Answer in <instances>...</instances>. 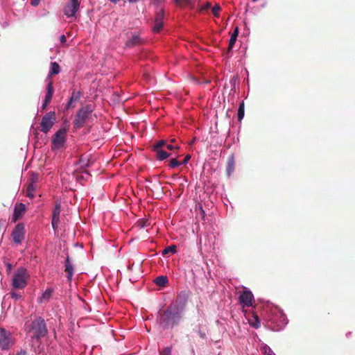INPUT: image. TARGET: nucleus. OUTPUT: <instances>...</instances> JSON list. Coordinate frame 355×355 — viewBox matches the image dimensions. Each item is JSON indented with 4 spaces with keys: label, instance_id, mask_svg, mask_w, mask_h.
Returning a JSON list of instances; mask_svg holds the SVG:
<instances>
[{
    "label": "nucleus",
    "instance_id": "c756f323",
    "mask_svg": "<svg viewBox=\"0 0 355 355\" xmlns=\"http://www.w3.org/2000/svg\"><path fill=\"white\" fill-rule=\"evenodd\" d=\"M254 322H250V324L252 327L254 328H259L261 326V322H260V320L259 319L258 316L256 315L254 318Z\"/></svg>",
    "mask_w": 355,
    "mask_h": 355
},
{
    "label": "nucleus",
    "instance_id": "37998d69",
    "mask_svg": "<svg viewBox=\"0 0 355 355\" xmlns=\"http://www.w3.org/2000/svg\"><path fill=\"white\" fill-rule=\"evenodd\" d=\"M60 42H61V43L64 44V43H65V42H66V41H67V38H66V37H65L64 35H62L60 36Z\"/></svg>",
    "mask_w": 355,
    "mask_h": 355
},
{
    "label": "nucleus",
    "instance_id": "f704fd0d",
    "mask_svg": "<svg viewBox=\"0 0 355 355\" xmlns=\"http://www.w3.org/2000/svg\"><path fill=\"white\" fill-rule=\"evenodd\" d=\"M10 295H11V297L15 299V300H19V299H20L21 297V294L17 293L14 292V291L10 293Z\"/></svg>",
    "mask_w": 355,
    "mask_h": 355
},
{
    "label": "nucleus",
    "instance_id": "09e8293b",
    "mask_svg": "<svg viewBox=\"0 0 355 355\" xmlns=\"http://www.w3.org/2000/svg\"><path fill=\"white\" fill-rule=\"evenodd\" d=\"M130 3H135L138 1L139 0H128Z\"/></svg>",
    "mask_w": 355,
    "mask_h": 355
},
{
    "label": "nucleus",
    "instance_id": "58836bf2",
    "mask_svg": "<svg viewBox=\"0 0 355 355\" xmlns=\"http://www.w3.org/2000/svg\"><path fill=\"white\" fill-rule=\"evenodd\" d=\"M166 148L167 150H173L174 149H179L180 147L178 146H173V145H171V144H166Z\"/></svg>",
    "mask_w": 355,
    "mask_h": 355
},
{
    "label": "nucleus",
    "instance_id": "a19ab883",
    "mask_svg": "<svg viewBox=\"0 0 355 355\" xmlns=\"http://www.w3.org/2000/svg\"><path fill=\"white\" fill-rule=\"evenodd\" d=\"M26 196L30 198H34V196H35L34 192L33 191L31 192L26 189Z\"/></svg>",
    "mask_w": 355,
    "mask_h": 355
},
{
    "label": "nucleus",
    "instance_id": "b1692460",
    "mask_svg": "<svg viewBox=\"0 0 355 355\" xmlns=\"http://www.w3.org/2000/svg\"><path fill=\"white\" fill-rule=\"evenodd\" d=\"M53 289L52 288H47L42 294L41 297L40 298V302H42L43 300L48 301L49 298L51 297L52 293H53Z\"/></svg>",
    "mask_w": 355,
    "mask_h": 355
},
{
    "label": "nucleus",
    "instance_id": "e433bc0d",
    "mask_svg": "<svg viewBox=\"0 0 355 355\" xmlns=\"http://www.w3.org/2000/svg\"><path fill=\"white\" fill-rule=\"evenodd\" d=\"M198 334L202 339H205L207 338L206 332L205 330L199 329L198 331Z\"/></svg>",
    "mask_w": 355,
    "mask_h": 355
},
{
    "label": "nucleus",
    "instance_id": "7ed1b4c3",
    "mask_svg": "<svg viewBox=\"0 0 355 355\" xmlns=\"http://www.w3.org/2000/svg\"><path fill=\"white\" fill-rule=\"evenodd\" d=\"M26 279V270L20 268L13 276L12 285L15 288H24L27 284Z\"/></svg>",
    "mask_w": 355,
    "mask_h": 355
},
{
    "label": "nucleus",
    "instance_id": "c9c22d12",
    "mask_svg": "<svg viewBox=\"0 0 355 355\" xmlns=\"http://www.w3.org/2000/svg\"><path fill=\"white\" fill-rule=\"evenodd\" d=\"M38 180V176L36 174H33L30 178V183H33V184H35V183Z\"/></svg>",
    "mask_w": 355,
    "mask_h": 355
},
{
    "label": "nucleus",
    "instance_id": "39448f33",
    "mask_svg": "<svg viewBox=\"0 0 355 355\" xmlns=\"http://www.w3.org/2000/svg\"><path fill=\"white\" fill-rule=\"evenodd\" d=\"M66 130L60 129L52 138V150H58L62 148L66 141Z\"/></svg>",
    "mask_w": 355,
    "mask_h": 355
},
{
    "label": "nucleus",
    "instance_id": "f03ea898",
    "mask_svg": "<svg viewBox=\"0 0 355 355\" xmlns=\"http://www.w3.org/2000/svg\"><path fill=\"white\" fill-rule=\"evenodd\" d=\"M92 112L93 106L92 105H87L80 108L75 116L74 128H80L83 127L87 121L91 117Z\"/></svg>",
    "mask_w": 355,
    "mask_h": 355
},
{
    "label": "nucleus",
    "instance_id": "4be33fe9",
    "mask_svg": "<svg viewBox=\"0 0 355 355\" xmlns=\"http://www.w3.org/2000/svg\"><path fill=\"white\" fill-rule=\"evenodd\" d=\"M154 282L160 287H164L168 283V278L166 276H159L154 280Z\"/></svg>",
    "mask_w": 355,
    "mask_h": 355
},
{
    "label": "nucleus",
    "instance_id": "a878e982",
    "mask_svg": "<svg viewBox=\"0 0 355 355\" xmlns=\"http://www.w3.org/2000/svg\"><path fill=\"white\" fill-rule=\"evenodd\" d=\"M244 108H245L244 103L242 102V103H240L239 107V110H238V120L239 121H241L243 119V116H244Z\"/></svg>",
    "mask_w": 355,
    "mask_h": 355
},
{
    "label": "nucleus",
    "instance_id": "4c0bfd02",
    "mask_svg": "<svg viewBox=\"0 0 355 355\" xmlns=\"http://www.w3.org/2000/svg\"><path fill=\"white\" fill-rule=\"evenodd\" d=\"M27 190L30 191H33L35 192V189H36V187H35V185L33 184V183H29L27 186Z\"/></svg>",
    "mask_w": 355,
    "mask_h": 355
},
{
    "label": "nucleus",
    "instance_id": "a211bd4d",
    "mask_svg": "<svg viewBox=\"0 0 355 355\" xmlns=\"http://www.w3.org/2000/svg\"><path fill=\"white\" fill-rule=\"evenodd\" d=\"M141 43L142 40L140 37L138 35H133L132 37L126 42V46L128 47H134L141 44Z\"/></svg>",
    "mask_w": 355,
    "mask_h": 355
},
{
    "label": "nucleus",
    "instance_id": "ddd939ff",
    "mask_svg": "<svg viewBox=\"0 0 355 355\" xmlns=\"http://www.w3.org/2000/svg\"><path fill=\"white\" fill-rule=\"evenodd\" d=\"M61 211V205L58 202H55V207L52 212V221L51 225L53 230H56L58 228V225L60 221V214Z\"/></svg>",
    "mask_w": 355,
    "mask_h": 355
},
{
    "label": "nucleus",
    "instance_id": "6ab92c4d",
    "mask_svg": "<svg viewBox=\"0 0 355 355\" xmlns=\"http://www.w3.org/2000/svg\"><path fill=\"white\" fill-rule=\"evenodd\" d=\"M153 150L156 153V157L159 161L164 160L171 155V153H167L163 148Z\"/></svg>",
    "mask_w": 355,
    "mask_h": 355
},
{
    "label": "nucleus",
    "instance_id": "c03bdc74",
    "mask_svg": "<svg viewBox=\"0 0 355 355\" xmlns=\"http://www.w3.org/2000/svg\"><path fill=\"white\" fill-rule=\"evenodd\" d=\"M17 355H27V352L26 350H24V349H21L17 354Z\"/></svg>",
    "mask_w": 355,
    "mask_h": 355
},
{
    "label": "nucleus",
    "instance_id": "aec40b11",
    "mask_svg": "<svg viewBox=\"0 0 355 355\" xmlns=\"http://www.w3.org/2000/svg\"><path fill=\"white\" fill-rule=\"evenodd\" d=\"M46 96H45V99L44 101L50 103L51 99H52V97H53V92H54V89H53V83L51 81H50L47 85V87H46Z\"/></svg>",
    "mask_w": 355,
    "mask_h": 355
},
{
    "label": "nucleus",
    "instance_id": "412c9836",
    "mask_svg": "<svg viewBox=\"0 0 355 355\" xmlns=\"http://www.w3.org/2000/svg\"><path fill=\"white\" fill-rule=\"evenodd\" d=\"M234 165H235V162H234V157L233 156L229 157L228 160H227V169H226L228 176H230L231 173L234 170Z\"/></svg>",
    "mask_w": 355,
    "mask_h": 355
},
{
    "label": "nucleus",
    "instance_id": "dca6fc26",
    "mask_svg": "<svg viewBox=\"0 0 355 355\" xmlns=\"http://www.w3.org/2000/svg\"><path fill=\"white\" fill-rule=\"evenodd\" d=\"M81 97V92L80 91L73 90L72 92L71 96L67 103L66 108H73L76 105L74 103L78 102Z\"/></svg>",
    "mask_w": 355,
    "mask_h": 355
},
{
    "label": "nucleus",
    "instance_id": "423d86ee",
    "mask_svg": "<svg viewBox=\"0 0 355 355\" xmlns=\"http://www.w3.org/2000/svg\"><path fill=\"white\" fill-rule=\"evenodd\" d=\"M55 114L54 112H49L46 113L41 121V131L46 133L48 132L55 121Z\"/></svg>",
    "mask_w": 355,
    "mask_h": 355
},
{
    "label": "nucleus",
    "instance_id": "7c9ffc66",
    "mask_svg": "<svg viewBox=\"0 0 355 355\" xmlns=\"http://www.w3.org/2000/svg\"><path fill=\"white\" fill-rule=\"evenodd\" d=\"M176 4L178 6L190 5L193 3V0H175Z\"/></svg>",
    "mask_w": 355,
    "mask_h": 355
},
{
    "label": "nucleus",
    "instance_id": "bb28decb",
    "mask_svg": "<svg viewBox=\"0 0 355 355\" xmlns=\"http://www.w3.org/2000/svg\"><path fill=\"white\" fill-rule=\"evenodd\" d=\"M166 143L164 140H159L153 146V150L162 149L166 147Z\"/></svg>",
    "mask_w": 355,
    "mask_h": 355
},
{
    "label": "nucleus",
    "instance_id": "6e6552de",
    "mask_svg": "<svg viewBox=\"0 0 355 355\" xmlns=\"http://www.w3.org/2000/svg\"><path fill=\"white\" fill-rule=\"evenodd\" d=\"M12 345V341L10 333L5 329L0 328V347L2 349H8Z\"/></svg>",
    "mask_w": 355,
    "mask_h": 355
},
{
    "label": "nucleus",
    "instance_id": "2eb2a0df",
    "mask_svg": "<svg viewBox=\"0 0 355 355\" xmlns=\"http://www.w3.org/2000/svg\"><path fill=\"white\" fill-rule=\"evenodd\" d=\"M73 270L74 268L71 263V259L69 256H67L64 263V271L67 273V277L69 282L72 280Z\"/></svg>",
    "mask_w": 355,
    "mask_h": 355
},
{
    "label": "nucleus",
    "instance_id": "72a5a7b5",
    "mask_svg": "<svg viewBox=\"0 0 355 355\" xmlns=\"http://www.w3.org/2000/svg\"><path fill=\"white\" fill-rule=\"evenodd\" d=\"M211 3L209 2H207L205 5L202 6L200 8V11H205L210 8Z\"/></svg>",
    "mask_w": 355,
    "mask_h": 355
},
{
    "label": "nucleus",
    "instance_id": "9b49d317",
    "mask_svg": "<svg viewBox=\"0 0 355 355\" xmlns=\"http://www.w3.org/2000/svg\"><path fill=\"white\" fill-rule=\"evenodd\" d=\"M164 10L163 9H160L157 11L155 17L154 25L152 28L154 33H159L162 29L164 26Z\"/></svg>",
    "mask_w": 355,
    "mask_h": 355
},
{
    "label": "nucleus",
    "instance_id": "3c124183",
    "mask_svg": "<svg viewBox=\"0 0 355 355\" xmlns=\"http://www.w3.org/2000/svg\"><path fill=\"white\" fill-rule=\"evenodd\" d=\"M110 1L112 2H114V3H116L117 1H119V0H110Z\"/></svg>",
    "mask_w": 355,
    "mask_h": 355
},
{
    "label": "nucleus",
    "instance_id": "ea45409f",
    "mask_svg": "<svg viewBox=\"0 0 355 355\" xmlns=\"http://www.w3.org/2000/svg\"><path fill=\"white\" fill-rule=\"evenodd\" d=\"M190 159H191V155H187L185 156L184 159H183V161L181 162V165L187 164Z\"/></svg>",
    "mask_w": 355,
    "mask_h": 355
},
{
    "label": "nucleus",
    "instance_id": "f3484780",
    "mask_svg": "<svg viewBox=\"0 0 355 355\" xmlns=\"http://www.w3.org/2000/svg\"><path fill=\"white\" fill-rule=\"evenodd\" d=\"M238 35H239V28L236 26L234 28L233 33H232L230 40L229 41V45H228L227 53H226L227 57L230 56L229 53L231 52L232 49H233V47L234 46V44L236 41Z\"/></svg>",
    "mask_w": 355,
    "mask_h": 355
},
{
    "label": "nucleus",
    "instance_id": "20e7f679",
    "mask_svg": "<svg viewBox=\"0 0 355 355\" xmlns=\"http://www.w3.org/2000/svg\"><path fill=\"white\" fill-rule=\"evenodd\" d=\"M31 328L34 331L33 336L37 339H40V338L45 336L47 334L45 321L41 318L33 321Z\"/></svg>",
    "mask_w": 355,
    "mask_h": 355
},
{
    "label": "nucleus",
    "instance_id": "4468645a",
    "mask_svg": "<svg viewBox=\"0 0 355 355\" xmlns=\"http://www.w3.org/2000/svg\"><path fill=\"white\" fill-rule=\"evenodd\" d=\"M239 299L241 302L245 306H250L253 300V295L250 291H246L240 295Z\"/></svg>",
    "mask_w": 355,
    "mask_h": 355
},
{
    "label": "nucleus",
    "instance_id": "393cba45",
    "mask_svg": "<svg viewBox=\"0 0 355 355\" xmlns=\"http://www.w3.org/2000/svg\"><path fill=\"white\" fill-rule=\"evenodd\" d=\"M177 246L175 245H171L170 246L166 247L164 248L162 251V255H166L168 253H171L172 254H175L176 252Z\"/></svg>",
    "mask_w": 355,
    "mask_h": 355
},
{
    "label": "nucleus",
    "instance_id": "473e14b6",
    "mask_svg": "<svg viewBox=\"0 0 355 355\" xmlns=\"http://www.w3.org/2000/svg\"><path fill=\"white\" fill-rule=\"evenodd\" d=\"M160 355H171V348L166 347L162 352H160Z\"/></svg>",
    "mask_w": 355,
    "mask_h": 355
},
{
    "label": "nucleus",
    "instance_id": "1a4fd4ad",
    "mask_svg": "<svg viewBox=\"0 0 355 355\" xmlns=\"http://www.w3.org/2000/svg\"><path fill=\"white\" fill-rule=\"evenodd\" d=\"M189 297V291H182L180 292L176 297V300H175L176 307L174 309L178 311H180V313H181L187 304Z\"/></svg>",
    "mask_w": 355,
    "mask_h": 355
},
{
    "label": "nucleus",
    "instance_id": "f8f14e48",
    "mask_svg": "<svg viewBox=\"0 0 355 355\" xmlns=\"http://www.w3.org/2000/svg\"><path fill=\"white\" fill-rule=\"evenodd\" d=\"M26 211V205L23 203H18L15 205L13 215L12 217V222H16L24 215Z\"/></svg>",
    "mask_w": 355,
    "mask_h": 355
},
{
    "label": "nucleus",
    "instance_id": "de8ad7c7",
    "mask_svg": "<svg viewBox=\"0 0 355 355\" xmlns=\"http://www.w3.org/2000/svg\"><path fill=\"white\" fill-rule=\"evenodd\" d=\"M269 352L267 354V355H275L273 352L270 349V348H268Z\"/></svg>",
    "mask_w": 355,
    "mask_h": 355
},
{
    "label": "nucleus",
    "instance_id": "603ef678",
    "mask_svg": "<svg viewBox=\"0 0 355 355\" xmlns=\"http://www.w3.org/2000/svg\"><path fill=\"white\" fill-rule=\"evenodd\" d=\"M171 142H175V139H171Z\"/></svg>",
    "mask_w": 355,
    "mask_h": 355
},
{
    "label": "nucleus",
    "instance_id": "79ce46f5",
    "mask_svg": "<svg viewBox=\"0 0 355 355\" xmlns=\"http://www.w3.org/2000/svg\"><path fill=\"white\" fill-rule=\"evenodd\" d=\"M40 0H31V4L33 6H37L40 3Z\"/></svg>",
    "mask_w": 355,
    "mask_h": 355
},
{
    "label": "nucleus",
    "instance_id": "9d476101",
    "mask_svg": "<svg viewBox=\"0 0 355 355\" xmlns=\"http://www.w3.org/2000/svg\"><path fill=\"white\" fill-rule=\"evenodd\" d=\"M80 6L78 0H69L64 8V13L67 17H73L78 11Z\"/></svg>",
    "mask_w": 355,
    "mask_h": 355
},
{
    "label": "nucleus",
    "instance_id": "cd10ccee",
    "mask_svg": "<svg viewBox=\"0 0 355 355\" xmlns=\"http://www.w3.org/2000/svg\"><path fill=\"white\" fill-rule=\"evenodd\" d=\"M79 164L80 165V167L82 168H86L87 166H89V159L82 157L80 159H79Z\"/></svg>",
    "mask_w": 355,
    "mask_h": 355
},
{
    "label": "nucleus",
    "instance_id": "2f4dec72",
    "mask_svg": "<svg viewBox=\"0 0 355 355\" xmlns=\"http://www.w3.org/2000/svg\"><path fill=\"white\" fill-rule=\"evenodd\" d=\"M220 6H219V5H218V4L215 5V6L212 8V9H211V12H212L213 15H214L215 17H219V12H220Z\"/></svg>",
    "mask_w": 355,
    "mask_h": 355
},
{
    "label": "nucleus",
    "instance_id": "49530a36",
    "mask_svg": "<svg viewBox=\"0 0 355 355\" xmlns=\"http://www.w3.org/2000/svg\"><path fill=\"white\" fill-rule=\"evenodd\" d=\"M164 1L165 0H155L154 3L158 5L159 3H163Z\"/></svg>",
    "mask_w": 355,
    "mask_h": 355
},
{
    "label": "nucleus",
    "instance_id": "f257e3e1",
    "mask_svg": "<svg viewBox=\"0 0 355 355\" xmlns=\"http://www.w3.org/2000/svg\"><path fill=\"white\" fill-rule=\"evenodd\" d=\"M182 314L180 311L173 308H167L158 318L159 325L164 329L173 328L178 325L181 320Z\"/></svg>",
    "mask_w": 355,
    "mask_h": 355
},
{
    "label": "nucleus",
    "instance_id": "8fccbe9b",
    "mask_svg": "<svg viewBox=\"0 0 355 355\" xmlns=\"http://www.w3.org/2000/svg\"><path fill=\"white\" fill-rule=\"evenodd\" d=\"M146 225V223L145 222H141V227H143Z\"/></svg>",
    "mask_w": 355,
    "mask_h": 355
},
{
    "label": "nucleus",
    "instance_id": "c85d7f7f",
    "mask_svg": "<svg viewBox=\"0 0 355 355\" xmlns=\"http://www.w3.org/2000/svg\"><path fill=\"white\" fill-rule=\"evenodd\" d=\"M181 165V162L178 161L175 158L171 159L169 163V166L174 168Z\"/></svg>",
    "mask_w": 355,
    "mask_h": 355
},
{
    "label": "nucleus",
    "instance_id": "5701e85b",
    "mask_svg": "<svg viewBox=\"0 0 355 355\" xmlns=\"http://www.w3.org/2000/svg\"><path fill=\"white\" fill-rule=\"evenodd\" d=\"M60 67L59 64L56 62H51L49 76L58 74L60 73Z\"/></svg>",
    "mask_w": 355,
    "mask_h": 355
},
{
    "label": "nucleus",
    "instance_id": "0eeeda50",
    "mask_svg": "<svg viewBox=\"0 0 355 355\" xmlns=\"http://www.w3.org/2000/svg\"><path fill=\"white\" fill-rule=\"evenodd\" d=\"M25 227L21 223H18L13 230L11 236L14 243L17 245L21 243L25 237Z\"/></svg>",
    "mask_w": 355,
    "mask_h": 355
},
{
    "label": "nucleus",
    "instance_id": "a18cd8bd",
    "mask_svg": "<svg viewBox=\"0 0 355 355\" xmlns=\"http://www.w3.org/2000/svg\"><path fill=\"white\" fill-rule=\"evenodd\" d=\"M49 103H49V102H47V101H44V103H43V104H42V110H45V109H46V106H47Z\"/></svg>",
    "mask_w": 355,
    "mask_h": 355
}]
</instances>
